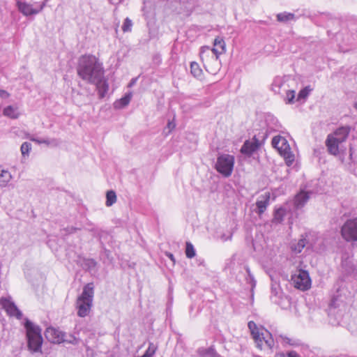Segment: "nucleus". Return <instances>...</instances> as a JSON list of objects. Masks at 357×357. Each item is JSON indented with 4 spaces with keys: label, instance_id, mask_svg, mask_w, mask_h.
<instances>
[{
    "label": "nucleus",
    "instance_id": "nucleus-1",
    "mask_svg": "<svg viewBox=\"0 0 357 357\" xmlns=\"http://www.w3.org/2000/svg\"><path fill=\"white\" fill-rule=\"evenodd\" d=\"M77 71L78 75L88 82H96L104 75L102 64L91 54H85L79 59Z\"/></svg>",
    "mask_w": 357,
    "mask_h": 357
},
{
    "label": "nucleus",
    "instance_id": "nucleus-2",
    "mask_svg": "<svg viewBox=\"0 0 357 357\" xmlns=\"http://www.w3.org/2000/svg\"><path fill=\"white\" fill-rule=\"evenodd\" d=\"M24 328L29 351L32 354L41 353L43 340L40 327L26 319Z\"/></svg>",
    "mask_w": 357,
    "mask_h": 357
},
{
    "label": "nucleus",
    "instance_id": "nucleus-3",
    "mask_svg": "<svg viewBox=\"0 0 357 357\" xmlns=\"http://www.w3.org/2000/svg\"><path fill=\"white\" fill-rule=\"evenodd\" d=\"M93 284H86L84 287L82 294L77 297L75 304L78 317L84 318L89 314L93 306Z\"/></svg>",
    "mask_w": 357,
    "mask_h": 357
},
{
    "label": "nucleus",
    "instance_id": "nucleus-4",
    "mask_svg": "<svg viewBox=\"0 0 357 357\" xmlns=\"http://www.w3.org/2000/svg\"><path fill=\"white\" fill-rule=\"evenodd\" d=\"M350 131V126H341L327 136L326 146L330 154L333 155L339 154L341 144L347 140Z\"/></svg>",
    "mask_w": 357,
    "mask_h": 357
},
{
    "label": "nucleus",
    "instance_id": "nucleus-5",
    "mask_svg": "<svg viewBox=\"0 0 357 357\" xmlns=\"http://www.w3.org/2000/svg\"><path fill=\"white\" fill-rule=\"evenodd\" d=\"M248 326L258 348L260 349L265 347L271 349L273 347V338L267 330L262 327L259 328L252 321L248 322Z\"/></svg>",
    "mask_w": 357,
    "mask_h": 357
},
{
    "label": "nucleus",
    "instance_id": "nucleus-6",
    "mask_svg": "<svg viewBox=\"0 0 357 357\" xmlns=\"http://www.w3.org/2000/svg\"><path fill=\"white\" fill-rule=\"evenodd\" d=\"M272 145L275 148L280 155L282 156L288 166L292 165L294 161V155L291 151V148L287 139L281 136H275L272 139Z\"/></svg>",
    "mask_w": 357,
    "mask_h": 357
},
{
    "label": "nucleus",
    "instance_id": "nucleus-7",
    "mask_svg": "<svg viewBox=\"0 0 357 357\" xmlns=\"http://www.w3.org/2000/svg\"><path fill=\"white\" fill-rule=\"evenodd\" d=\"M234 162V155L227 153L220 154L217 158L215 169L223 176L229 177L232 174Z\"/></svg>",
    "mask_w": 357,
    "mask_h": 357
},
{
    "label": "nucleus",
    "instance_id": "nucleus-8",
    "mask_svg": "<svg viewBox=\"0 0 357 357\" xmlns=\"http://www.w3.org/2000/svg\"><path fill=\"white\" fill-rule=\"evenodd\" d=\"M45 335L50 342L56 344H60L61 342L76 344L77 342V340L75 337L70 335V339H68L66 333L52 327L47 328L45 330Z\"/></svg>",
    "mask_w": 357,
    "mask_h": 357
},
{
    "label": "nucleus",
    "instance_id": "nucleus-9",
    "mask_svg": "<svg viewBox=\"0 0 357 357\" xmlns=\"http://www.w3.org/2000/svg\"><path fill=\"white\" fill-rule=\"evenodd\" d=\"M291 282L295 288L302 291L307 290L311 287V279L308 272L302 269L296 271L291 275Z\"/></svg>",
    "mask_w": 357,
    "mask_h": 357
},
{
    "label": "nucleus",
    "instance_id": "nucleus-10",
    "mask_svg": "<svg viewBox=\"0 0 357 357\" xmlns=\"http://www.w3.org/2000/svg\"><path fill=\"white\" fill-rule=\"evenodd\" d=\"M342 238L349 241H357V218L347 220L341 228Z\"/></svg>",
    "mask_w": 357,
    "mask_h": 357
},
{
    "label": "nucleus",
    "instance_id": "nucleus-11",
    "mask_svg": "<svg viewBox=\"0 0 357 357\" xmlns=\"http://www.w3.org/2000/svg\"><path fill=\"white\" fill-rule=\"evenodd\" d=\"M0 304L5 310L7 314L10 317H14L17 319H21L22 317V312L18 309L14 302L11 300L10 296L1 297L0 298Z\"/></svg>",
    "mask_w": 357,
    "mask_h": 357
},
{
    "label": "nucleus",
    "instance_id": "nucleus-12",
    "mask_svg": "<svg viewBox=\"0 0 357 357\" xmlns=\"http://www.w3.org/2000/svg\"><path fill=\"white\" fill-rule=\"evenodd\" d=\"M45 3L43 2L38 6V8H33V5L26 2L20 1H17V7L20 13L25 16L36 15L39 13L45 7Z\"/></svg>",
    "mask_w": 357,
    "mask_h": 357
},
{
    "label": "nucleus",
    "instance_id": "nucleus-13",
    "mask_svg": "<svg viewBox=\"0 0 357 357\" xmlns=\"http://www.w3.org/2000/svg\"><path fill=\"white\" fill-rule=\"evenodd\" d=\"M265 123L266 126V130L265 133L266 137L268 136V133L279 131V130L282 127L278 119L271 114L266 115Z\"/></svg>",
    "mask_w": 357,
    "mask_h": 357
},
{
    "label": "nucleus",
    "instance_id": "nucleus-14",
    "mask_svg": "<svg viewBox=\"0 0 357 357\" xmlns=\"http://www.w3.org/2000/svg\"><path fill=\"white\" fill-rule=\"evenodd\" d=\"M259 140L255 137L252 141L247 140L244 142L241 149L243 154L250 155L255 152L259 147Z\"/></svg>",
    "mask_w": 357,
    "mask_h": 357
},
{
    "label": "nucleus",
    "instance_id": "nucleus-15",
    "mask_svg": "<svg viewBox=\"0 0 357 357\" xmlns=\"http://www.w3.org/2000/svg\"><path fill=\"white\" fill-rule=\"evenodd\" d=\"M270 199L271 193L268 192H266L259 197L257 201L256 202V206L257 208V213L258 215H261L265 212L266 208L270 204Z\"/></svg>",
    "mask_w": 357,
    "mask_h": 357
},
{
    "label": "nucleus",
    "instance_id": "nucleus-16",
    "mask_svg": "<svg viewBox=\"0 0 357 357\" xmlns=\"http://www.w3.org/2000/svg\"><path fill=\"white\" fill-rule=\"evenodd\" d=\"M207 51H211L215 56V60H218L219 55L225 52V43L222 38H216L214 40V47L212 49L206 47Z\"/></svg>",
    "mask_w": 357,
    "mask_h": 357
},
{
    "label": "nucleus",
    "instance_id": "nucleus-17",
    "mask_svg": "<svg viewBox=\"0 0 357 357\" xmlns=\"http://www.w3.org/2000/svg\"><path fill=\"white\" fill-rule=\"evenodd\" d=\"M90 83L94 84L96 86L99 97L102 98L107 93L109 85L104 78V75H102L96 82H91Z\"/></svg>",
    "mask_w": 357,
    "mask_h": 357
},
{
    "label": "nucleus",
    "instance_id": "nucleus-18",
    "mask_svg": "<svg viewBox=\"0 0 357 357\" xmlns=\"http://www.w3.org/2000/svg\"><path fill=\"white\" fill-rule=\"evenodd\" d=\"M197 352L199 357H222L213 346L208 348L200 347Z\"/></svg>",
    "mask_w": 357,
    "mask_h": 357
},
{
    "label": "nucleus",
    "instance_id": "nucleus-19",
    "mask_svg": "<svg viewBox=\"0 0 357 357\" xmlns=\"http://www.w3.org/2000/svg\"><path fill=\"white\" fill-rule=\"evenodd\" d=\"M310 198L309 193L305 191H301L294 199V204L296 208L303 207Z\"/></svg>",
    "mask_w": 357,
    "mask_h": 357
},
{
    "label": "nucleus",
    "instance_id": "nucleus-20",
    "mask_svg": "<svg viewBox=\"0 0 357 357\" xmlns=\"http://www.w3.org/2000/svg\"><path fill=\"white\" fill-rule=\"evenodd\" d=\"M12 179V175L8 170L3 169L0 166V187H6Z\"/></svg>",
    "mask_w": 357,
    "mask_h": 357
},
{
    "label": "nucleus",
    "instance_id": "nucleus-21",
    "mask_svg": "<svg viewBox=\"0 0 357 357\" xmlns=\"http://www.w3.org/2000/svg\"><path fill=\"white\" fill-rule=\"evenodd\" d=\"M3 114L4 116L13 119H17L20 114L17 107H14L12 105H9L5 107L3 111Z\"/></svg>",
    "mask_w": 357,
    "mask_h": 357
},
{
    "label": "nucleus",
    "instance_id": "nucleus-22",
    "mask_svg": "<svg viewBox=\"0 0 357 357\" xmlns=\"http://www.w3.org/2000/svg\"><path fill=\"white\" fill-rule=\"evenodd\" d=\"M285 82L282 77H276L274 78L271 84L272 90L275 93H280L281 88L284 86Z\"/></svg>",
    "mask_w": 357,
    "mask_h": 357
},
{
    "label": "nucleus",
    "instance_id": "nucleus-23",
    "mask_svg": "<svg viewBox=\"0 0 357 357\" xmlns=\"http://www.w3.org/2000/svg\"><path fill=\"white\" fill-rule=\"evenodd\" d=\"M131 93L126 94L123 98L114 102V107L116 109H121L127 106L131 100Z\"/></svg>",
    "mask_w": 357,
    "mask_h": 357
},
{
    "label": "nucleus",
    "instance_id": "nucleus-24",
    "mask_svg": "<svg viewBox=\"0 0 357 357\" xmlns=\"http://www.w3.org/2000/svg\"><path fill=\"white\" fill-rule=\"evenodd\" d=\"M277 20L281 22H287L290 20H295L296 17L294 13L284 12L277 15Z\"/></svg>",
    "mask_w": 357,
    "mask_h": 357
},
{
    "label": "nucleus",
    "instance_id": "nucleus-25",
    "mask_svg": "<svg viewBox=\"0 0 357 357\" xmlns=\"http://www.w3.org/2000/svg\"><path fill=\"white\" fill-rule=\"evenodd\" d=\"M190 73L195 77L200 78L202 77V70L197 62H191Z\"/></svg>",
    "mask_w": 357,
    "mask_h": 357
},
{
    "label": "nucleus",
    "instance_id": "nucleus-26",
    "mask_svg": "<svg viewBox=\"0 0 357 357\" xmlns=\"http://www.w3.org/2000/svg\"><path fill=\"white\" fill-rule=\"evenodd\" d=\"M307 240L305 238H301L296 243L291 245V249L296 253H300L305 246Z\"/></svg>",
    "mask_w": 357,
    "mask_h": 357
},
{
    "label": "nucleus",
    "instance_id": "nucleus-27",
    "mask_svg": "<svg viewBox=\"0 0 357 357\" xmlns=\"http://www.w3.org/2000/svg\"><path fill=\"white\" fill-rule=\"evenodd\" d=\"M116 202V195L114 190H109L106 194V202L107 206H112Z\"/></svg>",
    "mask_w": 357,
    "mask_h": 357
},
{
    "label": "nucleus",
    "instance_id": "nucleus-28",
    "mask_svg": "<svg viewBox=\"0 0 357 357\" xmlns=\"http://www.w3.org/2000/svg\"><path fill=\"white\" fill-rule=\"evenodd\" d=\"M245 271L248 274V276L246 277V282L248 284L250 285L251 291H253L256 286V280L253 276V275L251 273L250 268L248 266L245 267Z\"/></svg>",
    "mask_w": 357,
    "mask_h": 357
},
{
    "label": "nucleus",
    "instance_id": "nucleus-29",
    "mask_svg": "<svg viewBox=\"0 0 357 357\" xmlns=\"http://www.w3.org/2000/svg\"><path fill=\"white\" fill-rule=\"evenodd\" d=\"M185 255L186 257L189 259H191L195 256V250L193 245L190 242L186 243Z\"/></svg>",
    "mask_w": 357,
    "mask_h": 357
},
{
    "label": "nucleus",
    "instance_id": "nucleus-30",
    "mask_svg": "<svg viewBox=\"0 0 357 357\" xmlns=\"http://www.w3.org/2000/svg\"><path fill=\"white\" fill-rule=\"evenodd\" d=\"M31 149V144L27 142L22 143L20 147V151L23 156L29 155Z\"/></svg>",
    "mask_w": 357,
    "mask_h": 357
},
{
    "label": "nucleus",
    "instance_id": "nucleus-31",
    "mask_svg": "<svg viewBox=\"0 0 357 357\" xmlns=\"http://www.w3.org/2000/svg\"><path fill=\"white\" fill-rule=\"evenodd\" d=\"M132 22L128 17H126L122 25V30L123 32H130L132 30Z\"/></svg>",
    "mask_w": 357,
    "mask_h": 357
},
{
    "label": "nucleus",
    "instance_id": "nucleus-32",
    "mask_svg": "<svg viewBox=\"0 0 357 357\" xmlns=\"http://www.w3.org/2000/svg\"><path fill=\"white\" fill-rule=\"evenodd\" d=\"M275 357H301L296 351L291 350L287 351L286 354L280 352L276 354Z\"/></svg>",
    "mask_w": 357,
    "mask_h": 357
},
{
    "label": "nucleus",
    "instance_id": "nucleus-33",
    "mask_svg": "<svg viewBox=\"0 0 357 357\" xmlns=\"http://www.w3.org/2000/svg\"><path fill=\"white\" fill-rule=\"evenodd\" d=\"M295 99V91L289 90L287 91L286 98L284 101L287 104H292L294 102Z\"/></svg>",
    "mask_w": 357,
    "mask_h": 357
},
{
    "label": "nucleus",
    "instance_id": "nucleus-34",
    "mask_svg": "<svg viewBox=\"0 0 357 357\" xmlns=\"http://www.w3.org/2000/svg\"><path fill=\"white\" fill-rule=\"evenodd\" d=\"M310 91L311 89L308 86L301 89L298 94L297 100L305 99L308 96Z\"/></svg>",
    "mask_w": 357,
    "mask_h": 357
},
{
    "label": "nucleus",
    "instance_id": "nucleus-35",
    "mask_svg": "<svg viewBox=\"0 0 357 357\" xmlns=\"http://www.w3.org/2000/svg\"><path fill=\"white\" fill-rule=\"evenodd\" d=\"M284 215V210L282 208L275 210L274 213V220L277 222H281Z\"/></svg>",
    "mask_w": 357,
    "mask_h": 357
},
{
    "label": "nucleus",
    "instance_id": "nucleus-36",
    "mask_svg": "<svg viewBox=\"0 0 357 357\" xmlns=\"http://www.w3.org/2000/svg\"><path fill=\"white\" fill-rule=\"evenodd\" d=\"M84 265L89 271H92L96 268L97 262L93 259H88L85 260Z\"/></svg>",
    "mask_w": 357,
    "mask_h": 357
},
{
    "label": "nucleus",
    "instance_id": "nucleus-37",
    "mask_svg": "<svg viewBox=\"0 0 357 357\" xmlns=\"http://www.w3.org/2000/svg\"><path fill=\"white\" fill-rule=\"evenodd\" d=\"M156 351V347L153 343H149V347L144 352L146 354H148L149 356L152 357Z\"/></svg>",
    "mask_w": 357,
    "mask_h": 357
},
{
    "label": "nucleus",
    "instance_id": "nucleus-38",
    "mask_svg": "<svg viewBox=\"0 0 357 357\" xmlns=\"http://www.w3.org/2000/svg\"><path fill=\"white\" fill-rule=\"evenodd\" d=\"M42 144H45L47 146H56L59 145V142L57 139H43V142H42Z\"/></svg>",
    "mask_w": 357,
    "mask_h": 357
},
{
    "label": "nucleus",
    "instance_id": "nucleus-39",
    "mask_svg": "<svg viewBox=\"0 0 357 357\" xmlns=\"http://www.w3.org/2000/svg\"><path fill=\"white\" fill-rule=\"evenodd\" d=\"M284 340V342L289 345H292V346H296V345H299L300 343L298 342V340H292V339H290L287 337H285L283 338Z\"/></svg>",
    "mask_w": 357,
    "mask_h": 357
},
{
    "label": "nucleus",
    "instance_id": "nucleus-40",
    "mask_svg": "<svg viewBox=\"0 0 357 357\" xmlns=\"http://www.w3.org/2000/svg\"><path fill=\"white\" fill-rule=\"evenodd\" d=\"M26 138L32 142H34L38 144H41L42 142H43V139L35 137L33 135H27Z\"/></svg>",
    "mask_w": 357,
    "mask_h": 357
},
{
    "label": "nucleus",
    "instance_id": "nucleus-41",
    "mask_svg": "<svg viewBox=\"0 0 357 357\" xmlns=\"http://www.w3.org/2000/svg\"><path fill=\"white\" fill-rule=\"evenodd\" d=\"M338 299L335 297H333L330 303V306L333 308H336L340 306V303H337Z\"/></svg>",
    "mask_w": 357,
    "mask_h": 357
},
{
    "label": "nucleus",
    "instance_id": "nucleus-42",
    "mask_svg": "<svg viewBox=\"0 0 357 357\" xmlns=\"http://www.w3.org/2000/svg\"><path fill=\"white\" fill-rule=\"evenodd\" d=\"M271 291L272 294H273L275 296H277L280 293V289L278 285L272 284Z\"/></svg>",
    "mask_w": 357,
    "mask_h": 357
},
{
    "label": "nucleus",
    "instance_id": "nucleus-43",
    "mask_svg": "<svg viewBox=\"0 0 357 357\" xmlns=\"http://www.w3.org/2000/svg\"><path fill=\"white\" fill-rule=\"evenodd\" d=\"M175 126L176 125L173 121H169L167 123V127L165 128V130L168 129L167 133L169 134L173 129H174Z\"/></svg>",
    "mask_w": 357,
    "mask_h": 357
},
{
    "label": "nucleus",
    "instance_id": "nucleus-44",
    "mask_svg": "<svg viewBox=\"0 0 357 357\" xmlns=\"http://www.w3.org/2000/svg\"><path fill=\"white\" fill-rule=\"evenodd\" d=\"M9 97V93L3 90V89H0V98H7Z\"/></svg>",
    "mask_w": 357,
    "mask_h": 357
},
{
    "label": "nucleus",
    "instance_id": "nucleus-45",
    "mask_svg": "<svg viewBox=\"0 0 357 357\" xmlns=\"http://www.w3.org/2000/svg\"><path fill=\"white\" fill-rule=\"evenodd\" d=\"M166 255L174 262L175 263V259H174V257L173 255V254L170 253V252H167L166 254Z\"/></svg>",
    "mask_w": 357,
    "mask_h": 357
},
{
    "label": "nucleus",
    "instance_id": "nucleus-46",
    "mask_svg": "<svg viewBox=\"0 0 357 357\" xmlns=\"http://www.w3.org/2000/svg\"><path fill=\"white\" fill-rule=\"evenodd\" d=\"M204 54H205V50H204V47H202V50L200 53L201 57H202Z\"/></svg>",
    "mask_w": 357,
    "mask_h": 357
},
{
    "label": "nucleus",
    "instance_id": "nucleus-47",
    "mask_svg": "<svg viewBox=\"0 0 357 357\" xmlns=\"http://www.w3.org/2000/svg\"><path fill=\"white\" fill-rule=\"evenodd\" d=\"M354 108L357 110V102L354 104Z\"/></svg>",
    "mask_w": 357,
    "mask_h": 357
},
{
    "label": "nucleus",
    "instance_id": "nucleus-48",
    "mask_svg": "<svg viewBox=\"0 0 357 357\" xmlns=\"http://www.w3.org/2000/svg\"><path fill=\"white\" fill-rule=\"evenodd\" d=\"M73 230H76V229H75V228H73V227H72V228H71V229H70V232H71Z\"/></svg>",
    "mask_w": 357,
    "mask_h": 357
},
{
    "label": "nucleus",
    "instance_id": "nucleus-49",
    "mask_svg": "<svg viewBox=\"0 0 357 357\" xmlns=\"http://www.w3.org/2000/svg\"><path fill=\"white\" fill-rule=\"evenodd\" d=\"M256 357H261V356H256Z\"/></svg>",
    "mask_w": 357,
    "mask_h": 357
}]
</instances>
